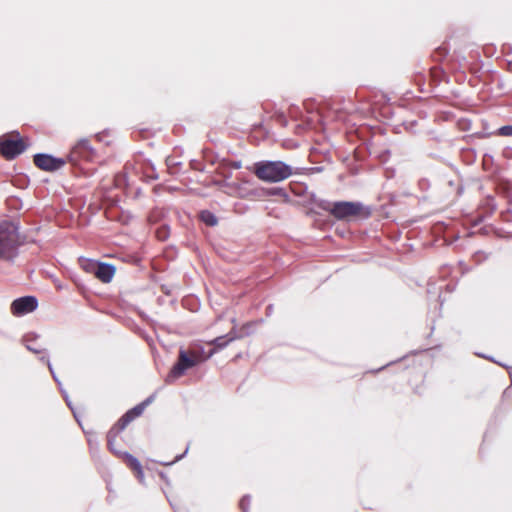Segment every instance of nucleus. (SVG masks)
<instances>
[{
    "mask_svg": "<svg viewBox=\"0 0 512 512\" xmlns=\"http://www.w3.org/2000/svg\"><path fill=\"white\" fill-rule=\"evenodd\" d=\"M254 173L262 181L276 183L289 178L292 168L282 161H261L255 164Z\"/></svg>",
    "mask_w": 512,
    "mask_h": 512,
    "instance_id": "obj_1",
    "label": "nucleus"
},
{
    "mask_svg": "<svg viewBox=\"0 0 512 512\" xmlns=\"http://www.w3.org/2000/svg\"><path fill=\"white\" fill-rule=\"evenodd\" d=\"M215 352L216 350L214 349L210 351V353L206 357L202 358L200 354L196 351H191L190 353H187L185 350L181 349L179 351L178 361L172 367L169 375L167 376V381H171L181 377L186 372V370L196 366L201 361L211 357Z\"/></svg>",
    "mask_w": 512,
    "mask_h": 512,
    "instance_id": "obj_2",
    "label": "nucleus"
},
{
    "mask_svg": "<svg viewBox=\"0 0 512 512\" xmlns=\"http://www.w3.org/2000/svg\"><path fill=\"white\" fill-rule=\"evenodd\" d=\"M18 244V232L10 224H0V257L10 260L15 257Z\"/></svg>",
    "mask_w": 512,
    "mask_h": 512,
    "instance_id": "obj_3",
    "label": "nucleus"
},
{
    "mask_svg": "<svg viewBox=\"0 0 512 512\" xmlns=\"http://www.w3.org/2000/svg\"><path fill=\"white\" fill-rule=\"evenodd\" d=\"M331 215L339 220L347 219L350 217L363 215L368 217L370 215L369 209L365 208L360 202L340 201L332 204L329 209Z\"/></svg>",
    "mask_w": 512,
    "mask_h": 512,
    "instance_id": "obj_4",
    "label": "nucleus"
},
{
    "mask_svg": "<svg viewBox=\"0 0 512 512\" xmlns=\"http://www.w3.org/2000/svg\"><path fill=\"white\" fill-rule=\"evenodd\" d=\"M37 306L38 301L34 296H24L12 302L11 312L15 316H22L33 312Z\"/></svg>",
    "mask_w": 512,
    "mask_h": 512,
    "instance_id": "obj_5",
    "label": "nucleus"
},
{
    "mask_svg": "<svg viewBox=\"0 0 512 512\" xmlns=\"http://www.w3.org/2000/svg\"><path fill=\"white\" fill-rule=\"evenodd\" d=\"M25 150L22 139H4L0 142V154L6 159H13Z\"/></svg>",
    "mask_w": 512,
    "mask_h": 512,
    "instance_id": "obj_6",
    "label": "nucleus"
},
{
    "mask_svg": "<svg viewBox=\"0 0 512 512\" xmlns=\"http://www.w3.org/2000/svg\"><path fill=\"white\" fill-rule=\"evenodd\" d=\"M64 160L55 158L48 154H36L34 156V164L44 171H55L64 165Z\"/></svg>",
    "mask_w": 512,
    "mask_h": 512,
    "instance_id": "obj_7",
    "label": "nucleus"
},
{
    "mask_svg": "<svg viewBox=\"0 0 512 512\" xmlns=\"http://www.w3.org/2000/svg\"><path fill=\"white\" fill-rule=\"evenodd\" d=\"M91 270L96 275L98 279H100L104 283H109L114 274L115 268L114 266L106 263H91Z\"/></svg>",
    "mask_w": 512,
    "mask_h": 512,
    "instance_id": "obj_8",
    "label": "nucleus"
},
{
    "mask_svg": "<svg viewBox=\"0 0 512 512\" xmlns=\"http://www.w3.org/2000/svg\"><path fill=\"white\" fill-rule=\"evenodd\" d=\"M151 402V399L148 398L143 403L135 406L128 412H126L121 419L118 421L119 430H123L132 420H134L136 417L140 416L147 404Z\"/></svg>",
    "mask_w": 512,
    "mask_h": 512,
    "instance_id": "obj_9",
    "label": "nucleus"
},
{
    "mask_svg": "<svg viewBox=\"0 0 512 512\" xmlns=\"http://www.w3.org/2000/svg\"><path fill=\"white\" fill-rule=\"evenodd\" d=\"M124 456L127 460L128 465L137 473V477L140 480H142L144 475L141 463L135 457L128 453H124Z\"/></svg>",
    "mask_w": 512,
    "mask_h": 512,
    "instance_id": "obj_10",
    "label": "nucleus"
},
{
    "mask_svg": "<svg viewBox=\"0 0 512 512\" xmlns=\"http://www.w3.org/2000/svg\"><path fill=\"white\" fill-rule=\"evenodd\" d=\"M236 338L235 335L228 334L227 336H220L215 338L211 344H214L217 349H222L228 345L229 342L233 341Z\"/></svg>",
    "mask_w": 512,
    "mask_h": 512,
    "instance_id": "obj_11",
    "label": "nucleus"
},
{
    "mask_svg": "<svg viewBox=\"0 0 512 512\" xmlns=\"http://www.w3.org/2000/svg\"><path fill=\"white\" fill-rule=\"evenodd\" d=\"M120 431H121V430H119V426H118V424H117L114 428H112V429L108 432V435H107L108 447H109V449H110L112 452H114V453H116V454H118L119 452H118V451H116V450L114 449V446H115L114 441H115V438H116L117 434H118Z\"/></svg>",
    "mask_w": 512,
    "mask_h": 512,
    "instance_id": "obj_12",
    "label": "nucleus"
},
{
    "mask_svg": "<svg viewBox=\"0 0 512 512\" xmlns=\"http://www.w3.org/2000/svg\"><path fill=\"white\" fill-rule=\"evenodd\" d=\"M200 218L205 224L209 226H214L217 224L216 216L209 211H202L200 214Z\"/></svg>",
    "mask_w": 512,
    "mask_h": 512,
    "instance_id": "obj_13",
    "label": "nucleus"
},
{
    "mask_svg": "<svg viewBox=\"0 0 512 512\" xmlns=\"http://www.w3.org/2000/svg\"><path fill=\"white\" fill-rule=\"evenodd\" d=\"M90 150H91V147L89 145V142L87 140H82L74 148L73 154L75 155V154L80 153L82 151H84V152L87 151L88 152Z\"/></svg>",
    "mask_w": 512,
    "mask_h": 512,
    "instance_id": "obj_14",
    "label": "nucleus"
},
{
    "mask_svg": "<svg viewBox=\"0 0 512 512\" xmlns=\"http://www.w3.org/2000/svg\"><path fill=\"white\" fill-rule=\"evenodd\" d=\"M240 509L242 512H248L250 506V498L248 496H244L239 503Z\"/></svg>",
    "mask_w": 512,
    "mask_h": 512,
    "instance_id": "obj_15",
    "label": "nucleus"
},
{
    "mask_svg": "<svg viewBox=\"0 0 512 512\" xmlns=\"http://www.w3.org/2000/svg\"><path fill=\"white\" fill-rule=\"evenodd\" d=\"M498 135L500 136H512V125L502 126L498 129Z\"/></svg>",
    "mask_w": 512,
    "mask_h": 512,
    "instance_id": "obj_16",
    "label": "nucleus"
},
{
    "mask_svg": "<svg viewBox=\"0 0 512 512\" xmlns=\"http://www.w3.org/2000/svg\"><path fill=\"white\" fill-rule=\"evenodd\" d=\"M91 263H97V262L96 261H91V260H84L82 266H83V268L85 270H87L89 272H93L91 270V265H90Z\"/></svg>",
    "mask_w": 512,
    "mask_h": 512,
    "instance_id": "obj_17",
    "label": "nucleus"
},
{
    "mask_svg": "<svg viewBox=\"0 0 512 512\" xmlns=\"http://www.w3.org/2000/svg\"><path fill=\"white\" fill-rule=\"evenodd\" d=\"M26 347L28 350L33 351L34 353H39L40 350L37 349L33 344H31L28 339H26Z\"/></svg>",
    "mask_w": 512,
    "mask_h": 512,
    "instance_id": "obj_18",
    "label": "nucleus"
},
{
    "mask_svg": "<svg viewBox=\"0 0 512 512\" xmlns=\"http://www.w3.org/2000/svg\"><path fill=\"white\" fill-rule=\"evenodd\" d=\"M182 457H183V455L176 456V458L172 462L167 463V465L173 464L174 462L180 460Z\"/></svg>",
    "mask_w": 512,
    "mask_h": 512,
    "instance_id": "obj_19",
    "label": "nucleus"
},
{
    "mask_svg": "<svg viewBox=\"0 0 512 512\" xmlns=\"http://www.w3.org/2000/svg\"><path fill=\"white\" fill-rule=\"evenodd\" d=\"M240 166H241L240 163H235L236 168H240Z\"/></svg>",
    "mask_w": 512,
    "mask_h": 512,
    "instance_id": "obj_20",
    "label": "nucleus"
},
{
    "mask_svg": "<svg viewBox=\"0 0 512 512\" xmlns=\"http://www.w3.org/2000/svg\"><path fill=\"white\" fill-rule=\"evenodd\" d=\"M48 366H49V370L52 371V367L49 362H48Z\"/></svg>",
    "mask_w": 512,
    "mask_h": 512,
    "instance_id": "obj_21",
    "label": "nucleus"
}]
</instances>
